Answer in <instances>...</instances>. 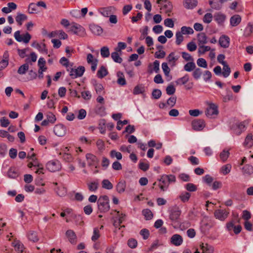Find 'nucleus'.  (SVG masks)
Returning a JSON list of instances; mask_svg holds the SVG:
<instances>
[{
  "instance_id": "obj_1",
  "label": "nucleus",
  "mask_w": 253,
  "mask_h": 253,
  "mask_svg": "<svg viewBox=\"0 0 253 253\" xmlns=\"http://www.w3.org/2000/svg\"><path fill=\"white\" fill-rule=\"evenodd\" d=\"M109 198L107 196H100L98 200V207L100 212H105L109 211L110 206Z\"/></svg>"
},
{
  "instance_id": "obj_2",
  "label": "nucleus",
  "mask_w": 253,
  "mask_h": 253,
  "mask_svg": "<svg viewBox=\"0 0 253 253\" xmlns=\"http://www.w3.org/2000/svg\"><path fill=\"white\" fill-rule=\"evenodd\" d=\"M206 104L207 107L205 110V114L207 117L212 118L218 115V106L216 104L209 102H207Z\"/></svg>"
},
{
  "instance_id": "obj_3",
  "label": "nucleus",
  "mask_w": 253,
  "mask_h": 253,
  "mask_svg": "<svg viewBox=\"0 0 253 253\" xmlns=\"http://www.w3.org/2000/svg\"><path fill=\"white\" fill-rule=\"evenodd\" d=\"M174 181V176L172 175H164L160 179V188L165 191L169 184Z\"/></svg>"
},
{
  "instance_id": "obj_4",
  "label": "nucleus",
  "mask_w": 253,
  "mask_h": 253,
  "mask_svg": "<svg viewBox=\"0 0 253 253\" xmlns=\"http://www.w3.org/2000/svg\"><path fill=\"white\" fill-rule=\"evenodd\" d=\"M67 70L69 72L70 76L71 78L75 79L83 76L85 71V68L84 66H79L76 69L70 68L68 69Z\"/></svg>"
},
{
  "instance_id": "obj_5",
  "label": "nucleus",
  "mask_w": 253,
  "mask_h": 253,
  "mask_svg": "<svg viewBox=\"0 0 253 253\" xmlns=\"http://www.w3.org/2000/svg\"><path fill=\"white\" fill-rule=\"evenodd\" d=\"M192 128L197 131H200L206 126L205 121L203 119H195L191 123Z\"/></svg>"
},
{
  "instance_id": "obj_6",
  "label": "nucleus",
  "mask_w": 253,
  "mask_h": 253,
  "mask_svg": "<svg viewBox=\"0 0 253 253\" xmlns=\"http://www.w3.org/2000/svg\"><path fill=\"white\" fill-rule=\"evenodd\" d=\"M14 37L15 40L18 42H23L25 43H27L29 42L31 39V36L28 33H26L23 36V38L20 35V31H17L14 33Z\"/></svg>"
},
{
  "instance_id": "obj_7",
  "label": "nucleus",
  "mask_w": 253,
  "mask_h": 253,
  "mask_svg": "<svg viewBox=\"0 0 253 253\" xmlns=\"http://www.w3.org/2000/svg\"><path fill=\"white\" fill-rule=\"evenodd\" d=\"M229 213L225 209H217L214 211V215L216 219L223 221L228 217Z\"/></svg>"
},
{
  "instance_id": "obj_8",
  "label": "nucleus",
  "mask_w": 253,
  "mask_h": 253,
  "mask_svg": "<svg viewBox=\"0 0 253 253\" xmlns=\"http://www.w3.org/2000/svg\"><path fill=\"white\" fill-rule=\"evenodd\" d=\"M47 169L51 172H55L61 169V165L58 161H51L46 164Z\"/></svg>"
},
{
  "instance_id": "obj_9",
  "label": "nucleus",
  "mask_w": 253,
  "mask_h": 253,
  "mask_svg": "<svg viewBox=\"0 0 253 253\" xmlns=\"http://www.w3.org/2000/svg\"><path fill=\"white\" fill-rule=\"evenodd\" d=\"M70 31L80 36H84L85 34L84 29L81 25L75 24L70 28Z\"/></svg>"
},
{
  "instance_id": "obj_10",
  "label": "nucleus",
  "mask_w": 253,
  "mask_h": 253,
  "mask_svg": "<svg viewBox=\"0 0 253 253\" xmlns=\"http://www.w3.org/2000/svg\"><path fill=\"white\" fill-rule=\"evenodd\" d=\"M54 132L56 135L62 137L66 133V128L62 124L57 125L54 127Z\"/></svg>"
},
{
  "instance_id": "obj_11",
  "label": "nucleus",
  "mask_w": 253,
  "mask_h": 253,
  "mask_svg": "<svg viewBox=\"0 0 253 253\" xmlns=\"http://www.w3.org/2000/svg\"><path fill=\"white\" fill-rule=\"evenodd\" d=\"M219 44L223 48L228 47L230 44L229 38L226 35H222L219 39Z\"/></svg>"
},
{
  "instance_id": "obj_12",
  "label": "nucleus",
  "mask_w": 253,
  "mask_h": 253,
  "mask_svg": "<svg viewBox=\"0 0 253 253\" xmlns=\"http://www.w3.org/2000/svg\"><path fill=\"white\" fill-rule=\"evenodd\" d=\"M86 158L89 166H94L96 168L98 160L95 156L88 153L86 155Z\"/></svg>"
},
{
  "instance_id": "obj_13",
  "label": "nucleus",
  "mask_w": 253,
  "mask_h": 253,
  "mask_svg": "<svg viewBox=\"0 0 253 253\" xmlns=\"http://www.w3.org/2000/svg\"><path fill=\"white\" fill-rule=\"evenodd\" d=\"M26 63L21 65L18 69L17 72L20 75L25 74L27 71L29 69V63H31V60L29 57H28L25 60Z\"/></svg>"
},
{
  "instance_id": "obj_14",
  "label": "nucleus",
  "mask_w": 253,
  "mask_h": 253,
  "mask_svg": "<svg viewBox=\"0 0 253 253\" xmlns=\"http://www.w3.org/2000/svg\"><path fill=\"white\" fill-rule=\"evenodd\" d=\"M66 235L71 244H76L77 243V236L73 230H68L66 232Z\"/></svg>"
},
{
  "instance_id": "obj_15",
  "label": "nucleus",
  "mask_w": 253,
  "mask_h": 253,
  "mask_svg": "<svg viewBox=\"0 0 253 253\" xmlns=\"http://www.w3.org/2000/svg\"><path fill=\"white\" fill-rule=\"evenodd\" d=\"M32 46L36 48L42 53L46 54L47 53V49H46L45 44L44 43L39 44L38 42L35 41L32 43Z\"/></svg>"
},
{
  "instance_id": "obj_16",
  "label": "nucleus",
  "mask_w": 253,
  "mask_h": 253,
  "mask_svg": "<svg viewBox=\"0 0 253 253\" xmlns=\"http://www.w3.org/2000/svg\"><path fill=\"white\" fill-rule=\"evenodd\" d=\"M89 29L91 32L95 35H100L102 32V29L99 26L91 24L89 25Z\"/></svg>"
},
{
  "instance_id": "obj_17",
  "label": "nucleus",
  "mask_w": 253,
  "mask_h": 253,
  "mask_svg": "<svg viewBox=\"0 0 253 253\" xmlns=\"http://www.w3.org/2000/svg\"><path fill=\"white\" fill-rule=\"evenodd\" d=\"M198 45H204L207 42V37L205 33H200L197 36Z\"/></svg>"
},
{
  "instance_id": "obj_18",
  "label": "nucleus",
  "mask_w": 253,
  "mask_h": 253,
  "mask_svg": "<svg viewBox=\"0 0 253 253\" xmlns=\"http://www.w3.org/2000/svg\"><path fill=\"white\" fill-rule=\"evenodd\" d=\"M201 253H212L213 249H211L209 246L206 244L204 245L203 243H202L200 245V249L198 250Z\"/></svg>"
},
{
  "instance_id": "obj_19",
  "label": "nucleus",
  "mask_w": 253,
  "mask_h": 253,
  "mask_svg": "<svg viewBox=\"0 0 253 253\" xmlns=\"http://www.w3.org/2000/svg\"><path fill=\"white\" fill-rule=\"evenodd\" d=\"M245 147L250 148L253 145V135L252 133H249L247 135L245 138V142L244 143Z\"/></svg>"
},
{
  "instance_id": "obj_20",
  "label": "nucleus",
  "mask_w": 253,
  "mask_h": 253,
  "mask_svg": "<svg viewBox=\"0 0 253 253\" xmlns=\"http://www.w3.org/2000/svg\"><path fill=\"white\" fill-rule=\"evenodd\" d=\"M198 1L197 0H184V5L188 9H192L197 5Z\"/></svg>"
},
{
  "instance_id": "obj_21",
  "label": "nucleus",
  "mask_w": 253,
  "mask_h": 253,
  "mask_svg": "<svg viewBox=\"0 0 253 253\" xmlns=\"http://www.w3.org/2000/svg\"><path fill=\"white\" fill-rule=\"evenodd\" d=\"M162 68L167 80L169 81L171 80L172 77L169 75L170 69L168 66L167 63H163L162 65Z\"/></svg>"
},
{
  "instance_id": "obj_22",
  "label": "nucleus",
  "mask_w": 253,
  "mask_h": 253,
  "mask_svg": "<svg viewBox=\"0 0 253 253\" xmlns=\"http://www.w3.org/2000/svg\"><path fill=\"white\" fill-rule=\"evenodd\" d=\"M112 7H103L99 9L100 13L104 17H109L112 13Z\"/></svg>"
},
{
  "instance_id": "obj_23",
  "label": "nucleus",
  "mask_w": 253,
  "mask_h": 253,
  "mask_svg": "<svg viewBox=\"0 0 253 253\" xmlns=\"http://www.w3.org/2000/svg\"><path fill=\"white\" fill-rule=\"evenodd\" d=\"M126 189V181L125 180L120 181L116 186V190L119 193H123Z\"/></svg>"
},
{
  "instance_id": "obj_24",
  "label": "nucleus",
  "mask_w": 253,
  "mask_h": 253,
  "mask_svg": "<svg viewBox=\"0 0 253 253\" xmlns=\"http://www.w3.org/2000/svg\"><path fill=\"white\" fill-rule=\"evenodd\" d=\"M121 54L119 52L115 50V52L111 53V58L114 62L121 63L123 61L122 58L120 57Z\"/></svg>"
},
{
  "instance_id": "obj_25",
  "label": "nucleus",
  "mask_w": 253,
  "mask_h": 253,
  "mask_svg": "<svg viewBox=\"0 0 253 253\" xmlns=\"http://www.w3.org/2000/svg\"><path fill=\"white\" fill-rule=\"evenodd\" d=\"M241 17L238 15H235L231 17L230 23L232 26H236L241 22Z\"/></svg>"
},
{
  "instance_id": "obj_26",
  "label": "nucleus",
  "mask_w": 253,
  "mask_h": 253,
  "mask_svg": "<svg viewBox=\"0 0 253 253\" xmlns=\"http://www.w3.org/2000/svg\"><path fill=\"white\" fill-rule=\"evenodd\" d=\"M27 19V16L22 13H18L16 17H15L16 21L17 22L19 26H21L23 21Z\"/></svg>"
},
{
  "instance_id": "obj_27",
  "label": "nucleus",
  "mask_w": 253,
  "mask_h": 253,
  "mask_svg": "<svg viewBox=\"0 0 253 253\" xmlns=\"http://www.w3.org/2000/svg\"><path fill=\"white\" fill-rule=\"evenodd\" d=\"M117 75L118 77L117 83L121 85H125L126 84V81L123 73L121 71H118Z\"/></svg>"
},
{
  "instance_id": "obj_28",
  "label": "nucleus",
  "mask_w": 253,
  "mask_h": 253,
  "mask_svg": "<svg viewBox=\"0 0 253 253\" xmlns=\"http://www.w3.org/2000/svg\"><path fill=\"white\" fill-rule=\"evenodd\" d=\"M108 74V71L106 68L102 66L98 70L97 73V76L99 78L102 79Z\"/></svg>"
},
{
  "instance_id": "obj_29",
  "label": "nucleus",
  "mask_w": 253,
  "mask_h": 253,
  "mask_svg": "<svg viewBox=\"0 0 253 253\" xmlns=\"http://www.w3.org/2000/svg\"><path fill=\"white\" fill-rule=\"evenodd\" d=\"M242 172L244 174L251 175L253 173V167L250 165H246L242 168Z\"/></svg>"
},
{
  "instance_id": "obj_30",
  "label": "nucleus",
  "mask_w": 253,
  "mask_h": 253,
  "mask_svg": "<svg viewBox=\"0 0 253 253\" xmlns=\"http://www.w3.org/2000/svg\"><path fill=\"white\" fill-rule=\"evenodd\" d=\"M191 194L188 192H185L183 193H182L179 196V198L180 199V200L183 202L186 203L188 202L189 200L190 197H191Z\"/></svg>"
},
{
  "instance_id": "obj_31",
  "label": "nucleus",
  "mask_w": 253,
  "mask_h": 253,
  "mask_svg": "<svg viewBox=\"0 0 253 253\" xmlns=\"http://www.w3.org/2000/svg\"><path fill=\"white\" fill-rule=\"evenodd\" d=\"M195 68L196 65L194 61L188 62L184 66V69L187 72H191L194 70Z\"/></svg>"
},
{
  "instance_id": "obj_32",
  "label": "nucleus",
  "mask_w": 253,
  "mask_h": 253,
  "mask_svg": "<svg viewBox=\"0 0 253 253\" xmlns=\"http://www.w3.org/2000/svg\"><path fill=\"white\" fill-rule=\"evenodd\" d=\"M12 246L14 247L16 251L22 253L23 251V245L17 240H15L12 243Z\"/></svg>"
},
{
  "instance_id": "obj_33",
  "label": "nucleus",
  "mask_w": 253,
  "mask_h": 253,
  "mask_svg": "<svg viewBox=\"0 0 253 253\" xmlns=\"http://www.w3.org/2000/svg\"><path fill=\"white\" fill-rule=\"evenodd\" d=\"M88 190L91 192L95 191L99 185V183L97 182H91L87 183Z\"/></svg>"
},
{
  "instance_id": "obj_34",
  "label": "nucleus",
  "mask_w": 253,
  "mask_h": 253,
  "mask_svg": "<svg viewBox=\"0 0 253 253\" xmlns=\"http://www.w3.org/2000/svg\"><path fill=\"white\" fill-rule=\"evenodd\" d=\"M142 213L146 220H150L153 218V214L152 211L148 209L143 210Z\"/></svg>"
},
{
  "instance_id": "obj_35",
  "label": "nucleus",
  "mask_w": 253,
  "mask_h": 253,
  "mask_svg": "<svg viewBox=\"0 0 253 253\" xmlns=\"http://www.w3.org/2000/svg\"><path fill=\"white\" fill-rule=\"evenodd\" d=\"M180 32L184 35H189L193 34L194 30L190 27L183 26L181 28Z\"/></svg>"
},
{
  "instance_id": "obj_36",
  "label": "nucleus",
  "mask_w": 253,
  "mask_h": 253,
  "mask_svg": "<svg viewBox=\"0 0 253 253\" xmlns=\"http://www.w3.org/2000/svg\"><path fill=\"white\" fill-rule=\"evenodd\" d=\"M223 72H222V74L223 76L225 78L227 77L231 72L230 68L227 64V63H226L225 64L223 65Z\"/></svg>"
},
{
  "instance_id": "obj_37",
  "label": "nucleus",
  "mask_w": 253,
  "mask_h": 253,
  "mask_svg": "<svg viewBox=\"0 0 253 253\" xmlns=\"http://www.w3.org/2000/svg\"><path fill=\"white\" fill-rule=\"evenodd\" d=\"M225 16L222 14L218 13L214 15L215 20L219 24L223 23L225 21Z\"/></svg>"
},
{
  "instance_id": "obj_38",
  "label": "nucleus",
  "mask_w": 253,
  "mask_h": 253,
  "mask_svg": "<svg viewBox=\"0 0 253 253\" xmlns=\"http://www.w3.org/2000/svg\"><path fill=\"white\" fill-rule=\"evenodd\" d=\"M100 53L102 57L106 58L109 56L110 51L107 46H103L100 49Z\"/></svg>"
},
{
  "instance_id": "obj_39",
  "label": "nucleus",
  "mask_w": 253,
  "mask_h": 253,
  "mask_svg": "<svg viewBox=\"0 0 253 253\" xmlns=\"http://www.w3.org/2000/svg\"><path fill=\"white\" fill-rule=\"evenodd\" d=\"M110 155L111 158H116L118 160H120L122 159V154L120 152H117L114 150L111 151Z\"/></svg>"
},
{
  "instance_id": "obj_40",
  "label": "nucleus",
  "mask_w": 253,
  "mask_h": 253,
  "mask_svg": "<svg viewBox=\"0 0 253 253\" xmlns=\"http://www.w3.org/2000/svg\"><path fill=\"white\" fill-rule=\"evenodd\" d=\"M28 236L29 239L33 242H37L39 240L37 233L35 231H30Z\"/></svg>"
},
{
  "instance_id": "obj_41",
  "label": "nucleus",
  "mask_w": 253,
  "mask_h": 253,
  "mask_svg": "<svg viewBox=\"0 0 253 253\" xmlns=\"http://www.w3.org/2000/svg\"><path fill=\"white\" fill-rule=\"evenodd\" d=\"M7 174L9 177L12 178H15L18 176V173L17 170L15 169L11 168L9 169Z\"/></svg>"
},
{
  "instance_id": "obj_42",
  "label": "nucleus",
  "mask_w": 253,
  "mask_h": 253,
  "mask_svg": "<svg viewBox=\"0 0 253 253\" xmlns=\"http://www.w3.org/2000/svg\"><path fill=\"white\" fill-rule=\"evenodd\" d=\"M145 91V88L142 85L136 86L134 89L133 93L134 94H139L142 93Z\"/></svg>"
},
{
  "instance_id": "obj_43",
  "label": "nucleus",
  "mask_w": 253,
  "mask_h": 253,
  "mask_svg": "<svg viewBox=\"0 0 253 253\" xmlns=\"http://www.w3.org/2000/svg\"><path fill=\"white\" fill-rule=\"evenodd\" d=\"M231 169V166L230 164H227L222 167L220 171L224 175L229 173Z\"/></svg>"
},
{
  "instance_id": "obj_44",
  "label": "nucleus",
  "mask_w": 253,
  "mask_h": 253,
  "mask_svg": "<svg viewBox=\"0 0 253 253\" xmlns=\"http://www.w3.org/2000/svg\"><path fill=\"white\" fill-rule=\"evenodd\" d=\"M102 187L106 189H111L113 188L112 184L108 180L104 179L102 182Z\"/></svg>"
},
{
  "instance_id": "obj_45",
  "label": "nucleus",
  "mask_w": 253,
  "mask_h": 253,
  "mask_svg": "<svg viewBox=\"0 0 253 253\" xmlns=\"http://www.w3.org/2000/svg\"><path fill=\"white\" fill-rule=\"evenodd\" d=\"M186 189L189 192H194L197 190V186L192 183H188L185 186Z\"/></svg>"
},
{
  "instance_id": "obj_46",
  "label": "nucleus",
  "mask_w": 253,
  "mask_h": 253,
  "mask_svg": "<svg viewBox=\"0 0 253 253\" xmlns=\"http://www.w3.org/2000/svg\"><path fill=\"white\" fill-rule=\"evenodd\" d=\"M94 85L97 94H101L102 93H104L103 91L104 87L101 84L95 83Z\"/></svg>"
},
{
  "instance_id": "obj_47",
  "label": "nucleus",
  "mask_w": 253,
  "mask_h": 253,
  "mask_svg": "<svg viewBox=\"0 0 253 253\" xmlns=\"http://www.w3.org/2000/svg\"><path fill=\"white\" fill-rule=\"evenodd\" d=\"M126 47V44L125 42H119L118 43V46L115 48V50L119 52L120 54H122V50L125 49Z\"/></svg>"
},
{
  "instance_id": "obj_48",
  "label": "nucleus",
  "mask_w": 253,
  "mask_h": 253,
  "mask_svg": "<svg viewBox=\"0 0 253 253\" xmlns=\"http://www.w3.org/2000/svg\"><path fill=\"white\" fill-rule=\"evenodd\" d=\"M229 152L228 151L223 150L220 154V158L223 162H225L228 158Z\"/></svg>"
},
{
  "instance_id": "obj_49",
  "label": "nucleus",
  "mask_w": 253,
  "mask_h": 253,
  "mask_svg": "<svg viewBox=\"0 0 253 253\" xmlns=\"http://www.w3.org/2000/svg\"><path fill=\"white\" fill-rule=\"evenodd\" d=\"M189 80V76L188 75H186L183 77L179 79L177 81L176 83L177 84H186Z\"/></svg>"
},
{
  "instance_id": "obj_50",
  "label": "nucleus",
  "mask_w": 253,
  "mask_h": 253,
  "mask_svg": "<svg viewBox=\"0 0 253 253\" xmlns=\"http://www.w3.org/2000/svg\"><path fill=\"white\" fill-rule=\"evenodd\" d=\"M46 119L50 123L53 124L55 122L56 119L55 116L52 113H48L46 116Z\"/></svg>"
},
{
  "instance_id": "obj_51",
  "label": "nucleus",
  "mask_w": 253,
  "mask_h": 253,
  "mask_svg": "<svg viewBox=\"0 0 253 253\" xmlns=\"http://www.w3.org/2000/svg\"><path fill=\"white\" fill-rule=\"evenodd\" d=\"M212 15L211 13H206L203 17V21L206 23H210L212 20Z\"/></svg>"
},
{
  "instance_id": "obj_52",
  "label": "nucleus",
  "mask_w": 253,
  "mask_h": 253,
  "mask_svg": "<svg viewBox=\"0 0 253 253\" xmlns=\"http://www.w3.org/2000/svg\"><path fill=\"white\" fill-rule=\"evenodd\" d=\"M182 57L183 59L185 60V61L187 62H190L192 61H194L193 58L191 56L190 54L185 52H182L181 53Z\"/></svg>"
},
{
  "instance_id": "obj_53",
  "label": "nucleus",
  "mask_w": 253,
  "mask_h": 253,
  "mask_svg": "<svg viewBox=\"0 0 253 253\" xmlns=\"http://www.w3.org/2000/svg\"><path fill=\"white\" fill-rule=\"evenodd\" d=\"M197 63L200 67L207 68L208 64L206 60L204 58H201L197 60Z\"/></svg>"
},
{
  "instance_id": "obj_54",
  "label": "nucleus",
  "mask_w": 253,
  "mask_h": 253,
  "mask_svg": "<svg viewBox=\"0 0 253 253\" xmlns=\"http://www.w3.org/2000/svg\"><path fill=\"white\" fill-rule=\"evenodd\" d=\"M202 74V72L200 68L195 69L193 72V76L194 79L197 80L200 78Z\"/></svg>"
},
{
  "instance_id": "obj_55",
  "label": "nucleus",
  "mask_w": 253,
  "mask_h": 253,
  "mask_svg": "<svg viewBox=\"0 0 253 253\" xmlns=\"http://www.w3.org/2000/svg\"><path fill=\"white\" fill-rule=\"evenodd\" d=\"M211 47L209 46L201 45L199 46V52L201 54H204L206 52L211 50Z\"/></svg>"
},
{
  "instance_id": "obj_56",
  "label": "nucleus",
  "mask_w": 253,
  "mask_h": 253,
  "mask_svg": "<svg viewBox=\"0 0 253 253\" xmlns=\"http://www.w3.org/2000/svg\"><path fill=\"white\" fill-rule=\"evenodd\" d=\"M127 245L130 248H135L137 245V242L135 239H130L127 242Z\"/></svg>"
},
{
  "instance_id": "obj_57",
  "label": "nucleus",
  "mask_w": 253,
  "mask_h": 253,
  "mask_svg": "<svg viewBox=\"0 0 253 253\" xmlns=\"http://www.w3.org/2000/svg\"><path fill=\"white\" fill-rule=\"evenodd\" d=\"M162 95V92L160 89H155L152 92V96L156 99H159Z\"/></svg>"
},
{
  "instance_id": "obj_58",
  "label": "nucleus",
  "mask_w": 253,
  "mask_h": 253,
  "mask_svg": "<svg viewBox=\"0 0 253 253\" xmlns=\"http://www.w3.org/2000/svg\"><path fill=\"white\" fill-rule=\"evenodd\" d=\"M203 76L204 80L206 82L210 80L212 77L211 72L208 70L205 71Z\"/></svg>"
},
{
  "instance_id": "obj_59",
  "label": "nucleus",
  "mask_w": 253,
  "mask_h": 253,
  "mask_svg": "<svg viewBox=\"0 0 253 253\" xmlns=\"http://www.w3.org/2000/svg\"><path fill=\"white\" fill-rule=\"evenodd\" d=\"M166 104V109H170L174 106V97H171L168 99Z\"/></svg>"
},
{
  "instance_id": "obj_60",
  "label": "nucleus",
  "mask_w": 253,
  "mask_h": 253,
  "mask_svg": "<svg viewBox=\"0 0 253 253\" xmlns=\"http://www.w3.org/2000/svg\"><path fill=\"white\" fill-rule=\"evenodd\" d=\"M100 237L99 231L98 228H95L93 230V235L91 237V240L93 241H95L97 240Z\"/></svg>"
},
{
  "instance_id": "obj_61",
  "label": "nucleus",
  "mask_w": 253,
  "mask_h": 253,
  "mask_svg": "<svg viewBox=\"0 0 253 253\" xmlns=\"http://www.w3.org/2000/svg\"><path fill=\"white\" fill-rule=\"evenodd\" d=\"M139 168L144 171H146L149 168V164L148 163H145L142 162H140L139 164Z\"/></svg>"
},
{
  "instance_id": "obj_62",
  "label": "nucleus",
  "mask_w": 253,
  "mask_h": 253,
  "mask_svg": "<svg viewBox=\"0 0 253 253\" xmlns=\"http://www.w3.org/2000/svg\"><path fill=\"white\" fill-rule=\"evenodd\" d=\"M183 242L182 237L178 234H175V246H179Z\"/></svg>"
},
{
  "instance_id": "obj_63",
  "label": "nucleus",
  "mask_w": 253,
  "mask_h": 253,
  "mask_svg": "<svg viewBox=\"0 0 253 253\" xmlns=\"http://www.w3.org/2000/svg\"><path fill=\"white\" fill-rule=\"evenodd\" d=\"M176 43L177 44H180L183 40V37L182 36V34L180 32H177L176 34Z\"/></svg>"
},
{
  "instance_id": "obj_64",
  "label": "nucleus",
  "mask_w": 253,
  "mask_h": 253,
  "mask_svg": "<svg viewBox=\"0 0 253 253\" xmlns=\"http://www.w3.org/2000/svg\"><path fill=\"white\" fill-rule=\"evenodd\" d=\"M140 234L143 236L144 240L147 239L149 236V231L147 229H143L140 232Z\"/></svg>"
}]
</instances>
